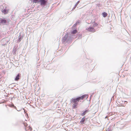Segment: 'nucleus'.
<instances>
[{"label": "nucleus", "mask_w": 131, "mask_h": 131, "mask_svg": "<svg viewBox=\"0 0 131 131\" xmlns=\"http://www.w3.org/2000/svg\"><path fill=\"white\" fill-rule=\"evenodd\" d=\"M80 100L78 97L76 98H72L70 102L71 103L73 104V108L75 109L77 108V106L78 104V102Z\"/></svg>", "instance_id": "nucleus-1"}, {"label": "nucleus", "mask_w": 131, "mask_h": 131, "mask_svg": "<svg viewBox=\"0 0 131 131\" xmlns=\"http://www.w3.org/2000/svg\"><path fill=\"white\" fill-rule=\"evenodd\" d=\"M72 39V36H69L68 34H66L64 36L62 39V42L64 43L67 42L69 43L70 42Z\"/></svg>", "instance_id": "nucleus-2"}, {"label": "nucleus", "mask_w": 131, "mask_h": 131, "mask_svg": "<svg viewBox=\"0 0 131 131\" xmlns=\"http://www.w3.org/2000/svg\"><path fill=\"white\" fill-rule=\"evenodd\" d=\"M9 23V21H7V19L5 18H0V24L3 25H6Z\"/></svg>", "instance_id": "nucleus-3"}, {"label": "nucleus", "mask_w": 131, "mask_h": 131, "mask_svg": "<svg viewBox=\"0 0 131 131\" xmlns=\"http://www.w3.org/2000/svg\"><path fill=\"white\" fill-rule=\"evenodd\" d=\"M39 2H40V5L43 7L45 6L47 2V0H39Z\"/></svg>", "instance_id": "nucleus-4"}, {"label": "nucleus", "mask_w": 131, "mask_h": 131, "mask_svg": "<svg viewBox=\"0 0 131 131\" xmlns=\"http://www.w3.org/2000/svg\"><path fill=\"white\" fill-rule=\"evenodd\" d=\"M24 125L26 127L25 128V129L26 130H29L30 131H31L32 129V128L31 127H30L29 126L27 127V126H28V125L26 123H24Z\"/></svg>", "instance_id": "nucleus-5"}, {"label": "nucleus", "mask_w": 131, "mask_h": 131, "mask_svg": "<svg viewBox=\"0 0 131 131\" xmlns=\"http://www.w3.org/2000/svg\"><path fill=\"white\" fill-rule=\"evenodd\" d=\"M86 97V98L88 97V95L85 94L83 95H82L80 97H78V98L80 100H83L84 98Z\"/></svg>", "instance_id": "nucleus-6"}, {"label": "nucleus", "mask_w": 131, "mask_h": 131, "mask_svg": "<svg viewBox=\"0 0 131 131\" xmlns=\"http://www.w3.org/2000/svg\"><path fill=\"white\" fill-rule=\"evenodd\" d=\"M88 31H89L94 32L95 29L92 27H90L87 29Z\"/></svg>", "instance_id": "nucleus-7"}, {"label": "nucleus", "mask_w": 131, "mask_h": 131, "mask_svg": "<svg viewBox=\"0 0 131 131\" xmlns=\"http://www.w3.org/2000/svg\"><path fill=\"white\" fill-rule=\"evenodd\" d=\"M21 75V74H18L17 76H16L15 79V80L16 81H18L20 78V76Z\"/></svg>", "instance_id": "nucleus-8"}, {"label": "nucleus", "mask_w": 131, "mask_h": 131, "mask_svg": "<svg viewBox=\"0 0 131 131\" xmlns=\"http://www.w3.org/2000/svg\"><path fill=\"white\" fill-rule=\"evenodd\" d=\"M89 111L88 110H86L81 114V115L82 116H83L85 114Z\"/></svg>", "instance_id": "nucleus-9"}, {"label": "nucleus", "mask_w": 131, "mask_h": 131, "mask_svg": "<svg viewBox=\"0 0 131 131\" xmlns=\"http://www.w3.org/2000/svg\"><path fill=\"white\" fill-rule=\"evenodd\" d=\"M18 41L20 42L23 38V37L21 36V34L20 33L19 34V35L18 36Z\"/></svg>", "instance_id": "nucleus-10"}, {"label": "nucleus", "mask_w": 131, "mask_h": 131, "mask_svg": "<svg viewBox=\"0 0 131 131\" xmlns=\"http://www.w3.org/2000/svg\"><path fill=\"white\" fill-rule=\"evenodd\" d=\"M85 120V117H83L82 118L81 120L80 121V123L81 124H83L84 123V122Z\"/></svg>", "instance_id": "nucleus-11"}, {"label": "nucleus", "mask_w": 131, "mask_h": 131, "mask_svg": "<svg viewBox=\"0 0 131 131\" xmlns=\"http://www.w3.org/2000/svg\"><path fill=\"white\" fill-rule=\"evenodd\" d=\"M77 31L75 29L73 30L71 32V34L72 35H74L77 32Z\"/></svg>", "instance_id": "nucleus-12"}, {"label": "nucleus", "mask_w": 131, "mask_h": 131, "mask_svg": "<svg viewBox=\"0 0 131 131\" xmlns=\"http://www.w3.org/2000/svg\"><path fill=\"white\" fill-rule=\"evenodd\" d=\"M16 48H14L13 49V53L14 54H16Z\"/></svg>", "instance_id": "nucleus-13"}, {"label": "nucleus", "mask_w": 131, "mask_h": 131, "mask_svg": "<svg viewBox=\"0 0 131 131\" xmlns=\"http://www.w3.org/2000/svg\"><path fill=\"white\" fill-rule=\"evenodd\" d=\"M102 14L103 16L104 17H106L107 15V13H106L105 12L103 13Z\"/></svg>", "instance_id": "nucleus-14"}, {"label": "nucleus", "mask_w": 131, "mask_h": 131, "mask_svg": "<svg viewBox=\"0 0 131 131\" xmlns=\"http://www.w3.org/2000/svg\"><path fill=\"white\" fill-rule=\"evenodd\" d=\"M2 12L4 13L5 14H6L7 13V11L6 9H4L3 11Z\"/></svg>", "instance_id": "nucleus-15"}, {"label": "nucleus", "mask_w": 131, "mask_h": 131, "mask_svg": "<svg viewBox=\"0 0 131 131\" xmlns=\"http://www.w3.org/2000/svg\"><path fill=\"white\" fill-rule=\"evenodd\" d=\"M39 0H32L33 2L36 3L39 2Z\"/></svg>", "instance_id": "nucleus-16"}, {"label": "nucleus", "mask_w": 131, "mask_h": 131, "mask_svg": "<svg viewBox=\"0 0 131 131\" xmlns=\"http://www.w3.org/2000/svg\"><path fill=\"white\" fill-rule=\"evenodd\" d=\"M98 24L96 23H94L93 25L92 26L93 27H96L97 26Z\"/></svg>", "instance_id": "nucleus-17"}, {"label": "nucleus", "mask_w": 131, "mask_h": 131, "mask_svg": "<svg viewBox=\"0 0 131 131\" xmlns=\"http://www.w3.org/2000/svg\"><path fill=\"white\" fill-rule=\"evenodd\" d=\"M9 106L10 107H14L16 108V107L14 106V105L13 104H10L9 105Z\"/></svg>", "instance_id": "nucleus-18"}, {"label": "nucleus", "mask_w": 131, "mask_h": 131, "mask_svg": "<svg viewBox=\"0 0 131 131\" xmlns=\"http://www.w3.org/2000/svg\"><path fill=\"white\" fill-rule=\"evenodd\" d=\"M106 131H111V128L110 127L107 128Z\"/></svg>", "instance_id": "nucleus-19"}, {"label": "nucleus", "mask_w": 131, "mask_h": 131, "mask_svg": "<svg viewBox=\"0 0 131 131\" xmlns=\"http://www.w3.org/2000/svg\"><path fill=\"white\" fill-rule=\"evenodd\" d=\"M80 20L78 21L76 23V24H80Z\"/></svg>", "instance_id": "nucleus-20"}, {"label": "nucleus", "mask_w": 131, "mask_h": 131, "mask_svg": "<svg viewBox=\"0 0 131 131\" xmlns=\"http://www.w3.org/2000/svg\"><path fill=\"white\" fill-rule=\"evenodd\" d=\"M80 1H78L77 2V3L75 4V5L77 6L78 5V4L80 3Z\"/></svg>", "instance_id": "nucleus-21"}, {"label": "nucleus", "mask_w": 131, "mask_h": 131, "mask_svg": "<svg viewBox=\"0 0 131 131\" xmlns=\"http://www.w3.org/2000/svg\"><path fill=\"white\" fill-rule=\"evenodd\" d=\"M124 127V126H122L121 127H119V128L121 129H123V128Z\"/></svg>", "instance_id": "nucleus-22"}, {"label": "nucleus", "mask_w": 131, "mask_h": 131, "mask_svg": "<svg viewBox=\"0 0 131 131\" xmlns=\"http://www.w3.org/2000/svg\"><path fill=\"white\" fill-rule=\"evenodd\" d=\"M124 103L125 104H126L127 103V102L126 101H124Z\"/></svg>", "instance_id": "nucleus-23"}, {"label": "nucleus", "mask_w": 131, "mask_h": 131, "mask_svg": "<svg viewBox=\"0 0 131 131\" xmlns=\"http://www.w3.org/2000/svg\"><path fill=\"white\" fill-rule=\"evenodd\" d=\"M75 8L74 7L72 9V10H73L75 9Z\"/></svg>", "instance_id": "nucleus-24"}, {"label": "nucleus", "mask_w": 131, "mask_h": 131, "mask_svg": "<svg viewBox=\"0 0 131 131\" xmlns=\"http://www.w3.org/2000/svg\"><path fill=\"white\" fill-rule=\"evenodd\" d=\"M77 24H76V23H75V24H74L73 25V26H75Z\"/></svg>", "instance_id": "nucleus-25"}, {"label": "nucleus", "mask_w": 131, "mask_h": 131, "mask_svg": "<svg viewBox=\"0 0 131 131\" xmlns=\"http://www.w3.org/2000/svg\"><path fill=\"white\" fill-rule=\"evenodd\" d=\"M77 6V5H75L74 6V7L75 8Z\"/></svg>", "instance_id": "nucleus-26"}, {"label": "nucleus", "mask_w": 131, "mask_h": 131, "mask_svg": "<svg viewBox=\"0 0 131 131\" xmlns=\"http://www.w3.org/2000/svg\"><path fill=\"white\" fill-rule=\"evenodd\" d=\"M107 117V116H106V117H105V118H106V117Z\"/></svg>", "instance_id": "nucleus-27"}]
</instances>
